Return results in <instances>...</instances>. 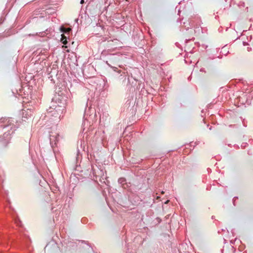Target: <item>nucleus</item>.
<instances>
[{
	"instance_id": "obj_8",
	"label": "nucleus",
	"mask_w": 253,
	"mask_h": 253,
	"mask_svg": "<svg viewBox=\"0 0 253 253\" xmlns=\"http://www.w3.org/2000/svg\"><path fill=\"white\" fill-rule=\"evenodd\" d=\"M200 71L201 72H205L206 73V71H205V68H201L200 70Z\"/></svg>"
},
{
	"instance_id": "obj_14",
	"label": "nucleus",
	"mask_w": 253,
	"mask_h": 253,
	"mask_svg": "<svg viewBox=\"0 0 253 253\" xmlns=\"http://www.w3.org/2000/svg\"><path fill=\"white\" fill-rule=\"evenodd\" d=\"M113 68L114 70V71H116L117 70V68L116 67H113Z\"/></svg>"
},
{
	"instance_id": "obj_2",
	"label": "nucleus",
	"mask_w": 253,
	"mask_h": 253,
	"mask_svg": "<svg viewBox=\"0 0 253 253\" xmlns=\"http://www.w3.org/2000/svg\"><path fill=\"white\" fill-rule=\"evenodd\" d=\"M50 143L51 147L56 146L59 140V135L55 132H51L49 134Z\"/></svg>"
},
{
	"instance_id": "obj_18",
	"label": "nucleus",
	"mask_w": 253,
	"mask_h": 253,
	"mask_svg": "<svg viewBox=\"0 0 253 253\" xmlns=\"http://www.w3.org/2000/svg\"><path fill=\"white\" fill-rule=\"evenodd\" d=\"M199 27H196V29H199Z\"/></svg>"
},
{
	"instance_id": "obj_3",
	"label": "nucleus",
	"mask_w": 253,
	"mask_h": 253,
	"mask_svg": "<svg viewBox=\"0 0 253 253\" xmlns=\"http://www.w3.org/2000/svg\"><path fill=\"white\" fill-rule=\"evenodd\" d=\"M33 116V111L31 109H27V110L23 109L22 114V121L23 122H26L29 119H30Z\"/></svg>"
},
{
	"instance_id": "obj_9",
	"label": "nucleus",
	"mask_w": 253,
	"mask_h": 253,
	"mask_svg": "<svg viewBox=\"0 0 253 253\" xmlns=\"http://www.w3.org/2000/svg\"><path fill=\"white\" fill-rule=\"evenodd\" d=\"M3 20L2 19V18L0 19V24H1L3 22Z\"/></svg>"
},
{
	"instance_id": "obj_1",
	"label": "nucleus",
	"mask_w": 253,
	"mask_h": 253,
	"mask_svg": "<svg viewBox=\"0 0 253 253\" xmlns=\"http://www.w3.org/2000/svg\"><path fill=\"white\" fill-rule=\"evenodd\" d=\"M15 121L12 118H1L0 120V126L2 128H10L3 134V136H0V147H5L9 143L11 135L16 130L18 126L14 124Z\"/></svg>"
},
{
	"instance_id": "obj_11",
	"label": "nucleus",
	"mask_w": 253,
	"mask_h": 253,
	"mask_svg": "<svg viewBox=\"0 0 253 253\" xmlns=\"http://www.w3.org/2000/svg\"><path fill=\"white\" fill-rule=\"evenodd\" d=\"M36 35H37V33H36L35 35H34V34H33V35L29 34V36H36Z\"/></svg>"
},
{
	"instance_id": "obj_10",
	"label": "nucleus",
	"mask_w": 253,
	"mask_h": 253,
	"mask_svg": "<svg viewBox=\"0 0 253 253\" xmlns=\"http://www.w3.org/2000/svg\"><path fill=\"white\" fill-rule=\"evenodd\" d=\"M84 2V0H81L80 3H81V4H83Z\"/></svg>"
},
{
	"instance_id": "obj_12",
	"label": "nucleus",
	"mask_w": 253,
	"mask_h": 253,
	"mask_svg": "<svg viewBox=\"0 0 253 253\" xmlns=\"http://www.w3.org/2000/svg\"><path fill=\"white\" fill-rule=\"evenodd\" d=\"M117 72L119 74L121 73H122V71L121 70H117Z\"/></svg>"
},
{
	"instance_id": "obj_16",
	"label": "nucleus",
	"mask_w": 253,
	"mask_h": 253,
	"mask_svg": "<svg viewBox=\"0 0 253 253\" xmlns=\"http://www.w3.org/2000/svg\"><path fill=\"white\" fill-rule=\"evenodd\" d=\"M237 197H234V199H235V200H237Z\"/></svg>"
},
{
	"instance_id": "obj_4",
	"label": "nucleus",
	"mask_w": 253,
	"mask_h": 253,
	"mask_svg": "<svg viewBox=\"0 0 253 253\" xmlns=\"http://www.w3.org/2000/svg\"><path fill=\"white\" fill-rule=\"evenodd\" d=\"M60 30L63 33L69 34L71 31V29L70 28H65L62 26L60 28Z\"/></svg>"
},
{
	"instance_id": "obj_17",
	"label": "nucleus",
	"mask_w": 253,
	"mask_h": 253,
	"mask_svg": "<svg viewBox=\"0 0 253 253\" xmlns=\"http://www.w3.org/2000/svg\"><path fill=\"white\" fill-rule=\"evenodd\" d=\"M237 197H234V199H235V200H237Z\"/></svg>"
},
{
	"instance_id": "obj_15",
	"label": "nucleus",
	"mask_w": 253,
	"mask_h": 253,
	"mask_svg": "<svg viewBox=\"0 0 253 253\" xmlns=\"http://www.w3.org/2000/svg\"><path fill=\"white\" fill-rule=\"evenodd\" d=\"M235 253H241L240 251H238V252Z\"/></svg>"
},
{
	"instance_id": "obj_13",
	"label": "nucleus",
	"mask_w": 253,
	"mask_h": 253,
	"mask_svg": "<svg viewBox=\"0 0 253 253\" xmlns=\"http://www.w3.org/2000/svg\"><path fill=\"white\" fill-rule=\"evenodd\" d=\"M56 117H58V118H60V116L59 115L58 113L55 116Z\"/></svg>"
},
{
	"instance_id": "obj_5",
	"label": "nucleus",
	"mask_w": 253,
	"mask_h": 253,
	"mask_svg": "<svg viewBox=\"0 0 253 253\" xmlns=\"http://www.w3.org/2000/svg\"><path fill=\"white\" fill-rule=\"evenodd\" d=\"M61 41L65 45L67 44L68 43V42L67 40V38L64 35H62V38L61 39Z\"/></svg>"
},
{
	"instance_id": "obj_6",
	"label": "nucleus",
	"mask_w": 253,
	"mask_h": 253,
	"mask_svg": "<svg viewBox=\"0 0 253 253\" xmlns=\"http://www.w3.org/2000/svg\"><path fill=\"white\" fill-rule=\"evenodd\" d=\"M126 182V179L125 178H120L118 179V182L121 184H123Z\"/></svg>"
},
{
	"instance_id": "obj_7",
	"label": "nucleus",
	"mask_w": 253,
	"mask_h": 253,
	"mask_svg": "<svg viewBox=\"0 0 253 253\" xmlns=\"http://www.w3.org/2000/svg\"><path fill=\"white\" fill-rule=\"evenodd\" d=\"M68 246L69 247H70V246L74 247V246H76V244H75V243H73V242H69V243H68Z\"/></svg>"
}]
</instances>
